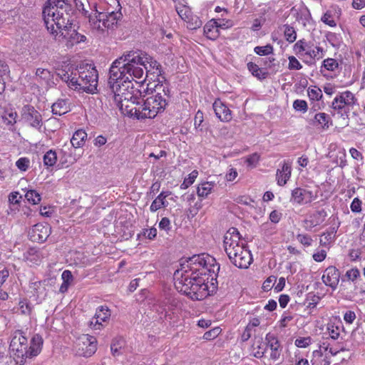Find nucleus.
I'll return each mask as SVG.
<instances>
[{"instance_id": "f257e3e1", "label": "nucleus", "mask_w": 365, "mask_h": 365, "mask_svg": "<svg viewBox=\"0 0 365 365\" xmlns=\"http://www.w3.org/2000/svg\"><path fill=\"white\" fill-rule=\"evenodd\" d=\"M219 269V265L211 255L205 253L194 255L175 272V287L193 300H202L210 295L209 278L212 279V274Z\"/></svg>"}, {"instance_id": "b1692460", "label": "nucleus", "mask_w": 365, "mask_h": 365, "mask_svg": "<svg viewBox=\"0 0 365 365\" xmlns=\"http://www.w3.org/2000/svg\"><path fill=\"white\" fill-rule=\"evenodd\" d=\"M292 175V165L289 161H283L282 167L276 172V181L279 186H284Z\"/></svg>"}, {"instance_id": "e2e57ef3", "label": "nucleus", "mask_w": 365, "mask_h": 365, "mask_svg": "<svg viewBox=\"0 0 365 365\" xmlns=\"http://www.w3.org/2000/svg\"><path fill=\"white\" fill-rule=\"evenodd\" d=\"M320 213L317 212L310 217L309 220H304V223L309 225L310 228H312L321 223L319 220Z\"/></svg>"}, {"instance_id": "c85d7f7f", "label": "nucleus", "mask_w": 365, "mask_h": 365, "mask_svg": "<svg viewBox=\"0 0 365 365\" xmlns=\"http://www.w3.org/2000/svg\"><path fill=\"white\" fill-rule=\"evenodd\" d=\"M339 226L331 227L327 231L324 232L319 239V245L322 247L329 249L336 239V235Z\"/></svg>"}, {"instance_id": "4d7b16f0", "label": "nucleus", "mask_w": 365, "mask_h": 365, "mask_svg": "<svg viewBox=\"0 0 365 365\" xmlns=\"http://www.w3.org/2000/svg\"><path fill=\"white\" fill-rule=\"evenodd\" d=\"M289 63H288V69L290 71L292 70H300L302 68V65L299 62V61L294 56H289L288 57Z\"/></svg>"}, {"instance_id": "4be33fe9", "label": "nucleus", "mask_w": 365, "mask_h": 365, "mask_svg": "<svg viewBox=\"0 0 365 365\" xmlns=\"http://www.w3.org/2000/svg\"><path fill=\"white\" fill-rule=\"evenodd\" d=\"M110 316V311L106 306H101L96 309L94 317L90 322V327L94 329H100L103 322H106Z\"/></svg>"}, {"instance_id": "a19ab883", "label": "nucleus", "mask_w": 365, "mask_h": 365, "mask_svg": "<svg viewBox=\"0 0 365 365\" xmlns=\"http://www.w3.org/2000/svg\"><path fill=\"white\" fill-rule=\"evenodd\" d=\"M9 66L4 61L0 60V94H1L6 88L5 76L9 75Z\"/></svg>"}, {"instance_id": "9b49d317", "label": "nucleus", "mask_w": 365, "mask_h": 365, "mask_svg": "<svg viewBox=\"0 0 365 365\" xmlns=\"http://www.w3.org/2000/svg\"><path fill=\"white\" fill-rule=\"evenodd\" d=\"M95 16H89V23L93 30L103 31L104 30H113L114 25V11L98 12Z\"/></svg>"}, {"instance_id": "7c9ffc66", "label": "nucleus", "mask_w": 365, "mask_h": 365, "mask_svg": "<svg viewBox=\"0 0 365 365\" xmlns=\"http://www.w3.org/2000/svg\"><path fill=\"white\" fill-rule=\"evenodd\" d=\"M219 27H222V25H218V22L215 19H212L204 26V34L210 40H216L220 36Z\"/></svg>"}, {"instance_id": "72a5a7b5", "label": "nucleus", "mask_w": 365, "mask_h": 365, "mask_svg": "<svg viewBox=\"0 0 365 365\" xmlns=\"http://www.w3.org/2000/svg\"><path fill=\"white\" fill-rule=\"evenodd\" d=\"M87 138V133L83 129H78L75 131L71 139V143L75 148L83 147Z\"/></svg>"}, {"instance_id": "ea45409f", "label": "nucleus", "mask_w": 365, "mask_h": 365, "mask_svg": "<svg viewBox=\"0 0 365 365\" xmlns=\"http://www.w3.org/2000/svg\"><path fill=\"white\" fill-rule=\"evenodd\" d=\"M307 96L310 101H319L323 97L322 91L317 86H310L307 89Z\"/></svg>"}, {"instance_id": "5fc2aeb1", "label": "nucleus", "mask_w": 365, "mask_h": 365, "mask_svg": "<svg viewBox=\"0 0 365 365\" xmlns=\"http://www.w3.org/2000/svg\"><path fill=\"white\" fill-rule=\"evenodd\" d=\"M29 288L31 289L34 295L38 297L40 294L43 293V291L45 289L42 285V282L41 281H35L32 282L29 284Z\"/></svg>"}, {"instance_id": "49530a36", "label": "nucleus", "mask_w": 365, "mask_h": 365, "mask_svg": "<svg viewBox=\"0 0 365 365\" xmlns=\"http://www.w3.org/2000/svg\"><path fill=\"white\" fill-rule=\"evenodd\" d=\"M43 163L47 167L53 166L57 162V154L56 151L49 150L43 155Z\"/></svg>"}, {"instance_id": "052dcab7", "label": "nucleus", "mask_w": 365, "mask_h": 365, "mask_svg": "<svg viewBox=\"0 0 365 365\" xmlns=\"http://www.w3.org/2000/svg\"><path fill=\"white\" fill-rule=\"evenodd\" d=\"M311 343L312 338L310 336L299 337L297 338L294 341L295 346L299 348H307L311 344Z\"/></svg>"}, {"instance_id": "0e129e2a", "label": "nucleus", "mask_w": 365, "mask_h": 365, "mask_svg": "<svg viewBox=\"0 0 365 365\" xmlns=\"http://www.w3.org/2000/svg\"><path fill=\"white\" fill-rule=\"evenodd\" d=\"M361 205V200L359 197H355L350 205V209L352 212L359 213L362 210Z\"/></svg>"}, {"instance_id": "e433bc0d", "label": "nucleus", "mask_w": 365, "mask_h": 365, "mask_svg": "<svg viewBox=\"0 0 365 365\" xmlns=\"http://www.w3.org/2000/svg\"><path fill=\"white\" fill-rule=\"evenodd\" d=\"M314 120L317 125L322 130H327L329 128V122L331 118L329 115L325 113H319L314 115Z\"/></svg>"}, {"instance_id": "c03bdc74", "label": "nucleus", "mask_w": 365, "mask_h": 365, "mask_svg": "<svg viewBox=\"0 0 365 365\" xmlns=\"http://www.w3.org/2000/svg\"><path fill=\"white\" fill-rule=\"evenodd\" d=\"M19 307L21 314L26 316H30L33 312V306L29 300L26 298L20 299L19 301Z\"/></svg>"}, {"instance_id": "20e7f679", "label": "nucleus", "mask_w": 365, "mask_h": 365, "mask_svg": "<svg viewBox=\"0 0 365 365\" xmlns=\"http://www.w3.org/2000/svg\"><path fill=\"white\" fill-rule=\"evenodd\" d=\"M65 0H48L43 9V16L47 30L53 36L67 28L68 22Z\"/></svg>"}, {"instance_id": "680f3d73", "label": "nucleus", "mask_w": 365, "mask_h": 365, "mask_svg": "<svg viewBox=\"0 0 365 365\" xmlns=\"http://www.w3.org/2000/svg\"><path fill=\"white\" fill-rule=\"evenodd\" d=\"M276 281L277 278L275 276L272 275L267 277L262 284V289H264V291L268 292L271 290L273 287H274V285Z\"/></svg>"}, {"instance_id": "473e14b6", "label": "nucleus", "mask_w": 365, "mask_h": 365, "mask_svg": "<svg viewBox=\"0 0 365 365\" xmlns=\"http://www.w3.org/2000/svg\"><path fill=\"white\" fill-rule=\"evenodd\" d=\"M341 14L340 9L332 8L327 10L322 17V21L330 27L336 26V21L339 19Z\"/></svg>"}, {"instance_id": "f03ea898", "label": "nucleus", "mask_w": 365, "mask_h": 365, "mask_svg": "<svg viewBox=\"0 0 365 365\" xmlns=\"http://www.w3.org/2000/svg\"><path fill=\"white\" fill-rule=\"evenodd\" d=\"M115 103L123 116L142 120V98L128 77L124 81L120 77L115 78Z\"/></svg>"}, {"instance_id": "13d9d810", "label": "nucleus", "mask_w": 365, "mask_h": 365, "mask_svg": "<svg viewBox=\"0 0 365 365\" xmlns=\"http://www.w3.org/2000/svg\"><path fill=\"white\" fill-rule=\"evenodd\" d=\"M293 108L297 111L306 113L308 110L307 103L304 100L297 99L293 102Z\"/></svg>"}, {"instance_id": "f3484780", "label": "nucleus", "mask_w": 365, "mask_h": 365, "mask_svg": "<svg viewBox=\"0 0 365 365\" xmlns=\"http://www.w3.org/2000/svg\"><path fill=\"white\" fill-rule=\"evenodd\" d=\"M51 233V227L49 224L37 223L33 226L29 232V238L33 242H44Z\"/></svg>"}, {"instance_id": "f704fd0d", "label": "nucleus", "mask_w": 365, "mask_h": 365, "mask_svg": "<svg viewBox=\"0 0 365 365\" xmlns=\"http://www.w3.org/2000/svg\"><path fill=\"white\" fill-rule=\"evenodd\" d=\"M215 183L212 182H203L197 187V195L201 200L205 199L212 192Z\"/></svg>"}, {"instance_id": "4c0bfd02", "label": "nucleus", "mask_w": 365, "mask_h": 365, "mask_svg": "<svg viewBox=\"0 0 365 365\" xmlns=\"http://www.w3.org/2000/svg\"><path fill=\"white\" fill-rule=\"evenodd\" d=\"M52 112L54 115H61L68 111L67 102L65 100L59 99L52 105Z\"/></svg>"}, {"instance_id": "58836bf2", "label": "nucleus", "mask_w": 365, "mask_h": 365, "mask_svg": "<svg viewBox=\"0 0 365 365\" xmlns=\"http://www.w3.org/2000/svg\"><path fill=\"white\" fill-rule=\"evenodd\" d=\"M344 277L346 280L356 284L358 280H361V272L357 267H352L347 269Z\"/></svg>"}, {"instance_id": "cd10ccee", "label": "nucleus", "mask_w": 365, "mask_h": 365, "mask_svg": "<svg viewBox=\"0 0 365 365\" xmlns=\"http://www.w3.org/2000/svg\"><path fill=\"white\" fill-rule=\"evenodd\" d=\"M43 344L42 336L38 334H35L31 340L30 346H28L26 359L38 355L41 351Z\"/></svg>"}, {"instance_id": "393cba45", "label": "nucleus", "mask_w": 365, "mask_h": 365, "mask_svg": "<svg viewBox=\"0 0 365 365\" xmlns=\"http://www.w3.org/2000/svg\"><path fill=\"white\" fill-rule=\"evenodd\" d=\"M35 78L43 86L51 87L54 84V74L48 68H38L35 73Z\"/></svg>"}, {"instance_id": "1a4fd4ad", "label": "nucleus", "mask_w": 365, "mask_h": 365, "mask_svg": "<svg viewBox=\"0 0 365 365\" xmlns=\"http://www.w3.org/2000/svg\"><path fill=\"white\" fill-rule=\"evenodd\" d=\"M175 9L180 18L186 24L187 29L195 30L201 27L202 21L199 16L195 15L188 6L187 0H173Z\"/></svg>"}, {"instance_id": "aec40b11", "label": "nucleus", "mask_w": 365, "mask_h": 365, "mask_svg": "<svg viewBox=\"0 0 365 365\" xmlns=\"http://www.w3.org/2000/svg\"><path fill=\"white\" fill-rule=\"evenodd\" d=\"M313 200L312 191L302 187H296L292 190L291 202L297 205H306Z\"/></svg>"}, {"instance_id": "79ce46f5", "label": "nucleus", "mask_w": 365, "mask_h": 365, "mask_svg": "<svg viewBox=\"0 0 365 365\" xmlns=\"http://www.w3.org/2000/svg\"><path fill=\"white\" fill-rule=\"evenodd\" d=\"M266 349L262 339L255 342L252 346V356L257 359H261L264 356Z\"/></svg>"}, {"instance_id": "412c9836", "label": "nucleus", "mask_w": 365, "mask_h": 365, "mask_svg": "<svg viewBox=\"0 0 365 365\" xmlns=\"http://www.w3.org/2000/svg\"><path fill=\"white\" fill-rule=\"evenodd\" d=\"M58 75L60 76L62 81H65L68 86L73 90H81V86L79 82V76H78V69L74 71L70 70L65 71L61 70L59 71Z\"/></svg>"}, {"instance_id": "37998d69", "label": "nucleus", "mask_w": 365, "mask_h": 365, "mask_svg": "<svg viewBox=\"0 0 365 365\" xmlns=\"http://www.w3.org/2000/svg\"><path fill=\"white\" fill-rule=\"evenodd\" d=\"M157 233L158 231L155 227L144 228L138 234L137 239L138 240H142L143 239L153 240L156 237Z\"/></svg>"}, {"instance_id": "dca6fc26", "label": "nucleus", "mask_w": 365, "mask_h": 365, "mask_svg": "<svg viewBox=\"0 0 365 365\" xmlns=\"http://www.w3.org/2000/svg\"><path fill=\"white\" fill-rule=\"evenodd\" d=\"M22 118L33 128L40 129L42 125V116L34 107L26 105L22 108Z\"/></svg>"}, {"instance_id": "4468645a", "label": "nucleus", "mask_w": 365, "mask_h": 365, "mask_svg": "<svg viewBox=\"0 0 365 365\" xmlns=\"http://www.w3.org/2000/svg\"><path fill=\"white\" fill-rule=\"evenodd\" d=\"M77 345L79 354L85 357L92 356L97 350V340L95 336L89 334H84L79 337Z\"/></svg>"}, {"instance_id": "bb28decb", "label": "nucleus", "mask_w": 365, "mask_h": 365, "mask_svg": "<svg viewBox=\"0 0 365 365\" xmlns=\"http://www.w3.org/2000/svg\"><path fill=\"white\" fill-rule=\"evenodd\" d=\"M44 255L40 249L30 247L24 253V259L30 265H39Z\"/></svg>"}, {"instance_id": "de8ad7c7", "label": "nucleus", "mask_w": 365, "mask_h": 365, "mask_svg": "<svg viewBox=\"0 0 365 365\" xmlns=\"http://www.w3.org/2000/svg\"><path fill=\"white\" fill-rule=\"evenodd\" d=\"M86 40V37L78 33L76 30L71 31L69 36L68 37V42L71 46L78 44L81 42H84Z\"/></svg>"}, {"instance_id": "bf43d9fd", "label": "nucleus", "mask_w": 365, "mask_h": 365, "mask_svg": "<svg viewBox=\"0 0 365 365\" xmlns=\"http://www.w3.org/2000/svg\"><path fill=\"white\" fill-rule=\"evenodd\" d=\"M297 239L304 247L311 246L313 242L312 237L307 234H298Z\"/></svg>"}, {"instance_id": "a878e982", "label": "nucleus", "mask_w": 365, "mask_h": 365, "mask_svg": "<svg viewBox=\"0 0 365 365\" xmlns=\"http://www.w3.org/2000/svg\"><path fill=\"white\" fill-rule=\"evenodd\" d=\"M213 109L217 117L222 122H229L232 120V111L220 99L213 103Z\"/></svg>"}, {"instance_id": "c756f323", "label": "nucleus", "mask_w": 365, "mask_h": 365, "mask_svg": "<svg viewBox=\"0 0 365 365\" xmlns=\"http://www.w3.org/2000/svg\"><path fill=\"white\" fill-rule=\"evenodd\" d=\"M0 118L6 125H14L16 123L18 114L12 108H3L0 106Z\"/></svg>"}, {"instance_id": "6ab92c4d", "label": "nucleus", "mask_w": 365, "mask_h": 365, "mask_svg": "<svg viewBox=\"0 0 365 365\" xmlns=\"http://www.w3.org/2000/svg\"><path fill=\"white\" fill-rule=\"evenodd\" d=\"M333 356L331 349L321 346L319 349L314 350L311 359L312 365H329L330 357Z\"/></svg>"}, {"instance_id": "c9c22d12", "label": "nucleus", "mask_w": 365, "mask_h": 365, "mask_svg": "<svg viewBox=\"0 0 365 365\" xmlns=\"http://www.w3.org/2000/svg\"><path fill=\"white\" fill-rule=\"evenodd\" d=\"M342 328L341 322L337 320L336 322L330 321L327 324V331L329 336L333 339H337L340 335Z\"/></svg>"}, {"instance_id": "603ef678", "label": "nucleus", "mask_w": 365, "mask_h": 365, "mask_svg": "<svg viewBox=\"0 0 365 365\" xmlns=\"http://www.w3.org/2000/svg\"><path fill=\"white\" fill-rule=\"evenodd\" d=\"M254 51L259 56H268L273 54L274 47L272 44L268 43L264 46H256L254 48Z\"/></svg>"}, {"instance_id": "338daca9", "label": "nucleus", "mask_w": 365, "mask_h": 365, "mask_svg": "<svg viewBox=\"0 0 365 365\" xmlns=\"http://www.w3.org/2000/svg\"><path fill=\"white\" fill-rule=\"evenodd\" d=\"M159 228L167 232H169L171 230L170 220L169 218L166 217H163L159 222Z\"/></svg>"}, {"instance_id": "2eb2a0df", "label": "nucleus", "mask_w": 365, "mask_h": 365, "mask_svg": "<svg viewBox=\"0 0 365 365\" xmlns=\"http://www.w3.org/2000/svg\"><path fill=\"white\" fill-rule=\"evenodd\" d=\"M357 98L353 93L346 91L336 96L332 101V108L334 110L350 109L356 104Z\"/></svg>"}, {"instance_id": "864d4df0", "label": "nucleus", "mask_w": 365, "mask_h": 365, "mask_svg": "<svg viewBox=\"0 0 365 365\" xmlns=\"http://www.w3.org/2000/svg\"><path fill=\"white\" fill-rule=\"evenodd\" d=\"M15 165L20 171L26 172L31 167V160L27 157H21L16 161Z\"/></svg>"}, {"instance_id": "0eeeda50", "label": "nucleus", "mask_w": 365, "mask_h": 365, "mask_svg": "<svg viewBox=\"0 0 365 365\" xmlns=\"http://www.w3.org/2000/svg\"><path fill=\"white\" fill-rule=\"evenodd\" d=\"M163 91H165V88H163ZM165 96H167L165 92H164V96L157 93L147 98L145 101L142 99V110H140V118L142 120L147 118L153 119L158 113H163L168 105L167 99L164 97Z\"/></svg>"}, {"instance_id": "a18cd8bd", "label": "nucleus", "mask_w": 365, "mask_h": 365, "mask_svg": "<svg viewBox=\"0 0 365 365\" xmlns=\"http://www.w3.org/2000/svg\"><path fill=\"white\" fill-rule=\"evenodd\" d=\"M249 71L255 77L259 79H264L267 76V73L263 72L262 69L253 62H249L247 64Z\"/></svg>"}, {"instance_id": "5701e85b", "label": "nucleus", "mask_w": 365, "mask_h": 365, "mask_svg": "<svg viewBox=\"0 0 365 365\" xmlns=\"http://www.w3.org/2000/svg\"><path fill=\"white\" fill-rule=\"evenodd\" d=\"M267 346L270 349V359L277 361L279 359L282 352V346L278 338L271 333L267 334L265 336Z\"/></svg>"}, {"instance_id": "a211bd4d", "label": "nucleus", "mask_w": 365, "mask_h": 365, "mask_svg": "<svg viewBox=\"0 0 365 365\" xmlns=\"http://www.w3.org/2000/svg\"><path fill=\"white\" fill-rule=\"evenodd\" d=\"M340 272L335 266H329L325 269L322 277L323 283L333 290H335L339 284Z\"/></svg>"}, {"instance_id": "7ed1b4c3", "label": "nucleus", "mask_w": 365, "mask_h": 365, "mask_svg": "<svg viewBox=\"0 0 365 365\" xmlns=\"http://www.w3.org/2000/svg\"><path fill=\"white\" fill-rule=\"evenodd\" d=\"M224 247L230 260L240 269H247L253 261L250 250L235 227L230 228L224 237Z\"/></svg>"}, {"instance_id": "8fccbe9b", "label": "nucleus", "mask_w": 365, "mask_h": 365, "mask_svg": "<svg viewBox=\"0 0 365 365\" xmlns=\"http://www.w3.org/2000/svg\"><path fill=\"white\" fill-rule=\"evenodd\" d=\"M25 197L33 205H37L41 200V195L35 190H28L25 194Z\"/></svg>"}, {"instance_id": "69168bd1", "label": "nucleus", "mask_w": 365, "mask_h": 365, "mask_svg": "<svg viewBox=\"0 0 365 365\" xmlns=\"http://www.w3.org/2000/svg\"><path fill=\"white\" fill-rule=\"evenodd\" d=\"M327 255V252L324 250H317L313 255L312 258L317 262H323Z\"/></svg>"}, {"instance_id": "774afa93", "label": "nucleus", "mask_w": 365, "mask_h": 365, "mask_svg": "<svg viewBox=\"0 0 365 365\" xmlns=\"http://www.w3.org/2000/svg\"><path fill=\"white\" fill-rule=\"evenodd\" d=\"M356 314L354 311L348 310L344 314V320L346 324H351L356 319Z\"/></svg>"}, {"instance_id": "6e6d98bb", "label": "nucleus", "mask_w": 365, "mask_h": 365, "mask_svg": "<svg viewBox=\"0 0 365 365\" xmlns=\"http://www.w3.org/2000/svg\"><path fill=\"white\" fill-rule=\"evenodd\" d=\"M221 331L222 330L220 327H215V328L206 331L203 334L202 338L207 341H210V340L215 339V338H217L219 336V334L221 333Z\"/></svg>"}, {"instance_id": "6e6552de", "label": "nucleus", "mask_w": 365, "mask_h": 365, "mask_svg": "<svg viewBox=\"0 0 365 365\" xmlns=\"http://www.w3.org/2000/svg\"><path fill=\"white\" fill-rule=\"evenodd\" d=\"M28 339L22 330L16 329L12 333L9 349L17 364L24 365L26 361Z\"/></svg>"}, {"instance_id": "423d86ee", "label": "nucleus", "mask_w": 365, "mask_h": 365, "mask_svg": "<svg viewBox=\"0 0 365 365\" xmlns=\"http://www.w3.org/2000/svg\"><path fill=\"white\" fill-rule=\"evenodd\" d=\"M293 50L294 53L307 64L324 57V50L322 47L315 46L312 41L305 38L298 40L294 43Z\"/></svg>"}, {"instance_id": "39448f33", "label": "nucleus", "mask_w": 365, "mask_h": 365, "mask_svg": "<svg viewBox=\"0 0 365 365\" xmlns=\"http://www.w3.org/2000/svg\"><path fill=\"white\" fill-rule=\"evenodd\" d=\"M145 53L140 51H130L121 57L115 59V68L120 67L121 63L123 66L120 68V74L128 73L138 79L143 78L144 71L142 67L144 66Z\"/></svg>"}, {"instance_id": "9d476101", "label": "nucleus", "mask_w": 365, "mask_h": 365, "mask_svg": "<svg viewBox=\"0 0 365 365\" xmlns=\"http://www.w3.org/2000/svg\"><path fill=\"white\" fill-rule=\"evenodd\" d=\"M81 90L93 93L97 90L98 74L95 67L91 65L81 66L78 69Z\"/></svg>"}, {"instance_id": "2f4dec72", "label": "nucleus", "mask_w": 365, "mask_h": 365, "mask_svg": "<svg viewBox=\"0 0 365 365\" xmlns=\"http://www.w3.org/2000/svg\"><path fill=\"white\" fill-rule=\"evenodd\" d=\"M171 194L170 191H162L152 202L150 206V212H155L161 208L166 207L168 205L166 198Z\"/></svg>"}, {"instance_id": "ddd939ff", "label": "nucleus", "mask_w": 365, "mask_h": 365, "mask_svg": "<svg viewBox=\"0 0 365 365\" xmlns=\"http://www.w3.org/2000/svg\"><path fill=\"white\" fill-rule=\"evenodd\" d=\"M145 60L143 67L146 70V77H150L154 82H162L164 77L162 76L163 69L160 63L145 53Z\"/></svg>"}, {"instance_id": "f8f14e48", "label": "nucleus", "mask_w": 365, "mask_h": 365, "mask_svg": "<svg viewBox=\"0 0 365 365\" xmlns=\"http://www.w3.org/2000/svg\"><path fill=\"white\" fill-rule=\"evenodd\" d=\"M342 59L334 58H324L319 68L320 73L325 78L337 76L342 70Z\"/></svg>"}, {"instance_id": "09e8293b", "label": "nucleus", "mask_w": 365, "mask_h": 365, "mask_svg": "<svg viewBox=\"0 0 365 365\" xmlns=\"http://www.w3.org/2000/svg\"><path fill=\"white\" fill-rule=\"evenodd\" d=\"M198 176V171L196 170H192L183 180L180 185V189L185 190L194 183Z\"/></svg>"}, {"instance_id": "3c124183", "label": "nucleus", "mask_w": 365, "mask_h": 365, "mask_svg": "<svg viewBox=\"0 0 365 365\" xmlns=\"http://www.w3.org/2000/svg\"><path fill=\"white\" fill-rule=\"evenodd\" d=\"M284 36L287 41L289 43H294L297 39V32L294 27L285 25Z\"/></svg>"}]
</instances>
